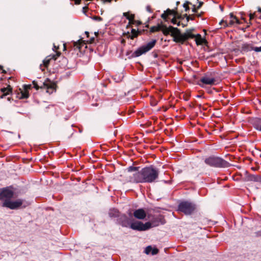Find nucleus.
<instances>
[{"label": "nucleus", "instance_id": "4468645a", "mask_svg": "<svg viewBox=\"0 0 261 261\" xmlns=\"http://www.w3.org/2000/svg\"><path fill=\"white\" fill-rule=\"evenodd\" d=\"M175 15L174 12L173 10L168 9L166 11H164L161 15V17L165 20L167 21L169 19V16Z\"/></svg>", "mask_w": 261, "mask_h": 261}, {"label": "nucleus", "instance_id": "f704fd0d", "mask_svg": "<svg viewBox=\"0 0 261 261\" xmlns=\"http://www.w3.org/2000/svg\"><path fill=\"white\" fill-rule=\"evenodd\" d=\"M59 48V45L57 46L55 44L54 45L53 49H54V50H55L56 52V54H57L58 52H59L58 51Z\"/></svg>", "mask_w": 261, "mask_h": 261}, {"label": "nucleus", "instance_id": "c85d7f7f", "mask_svg": "<svg viewBox=\"0 0 261 261\" xmlns=\"http://www.w3.org/2000/svg\"><path fill=\"white\" fill-rule=\"evenodd\" d=\"M151 251H152V247L151 246H148L145 249V252L148 254H149L150 252H151Z\"/></svg>", "mask_w": 261, "mask_h": 261}, {"label": "nucleus", "instance_id": "58836bf2", "mask_svg": "<svg viewBox=\"0 0 261 261\" xmlns=\"http://www.w3.org/2000/svg\"><path fill=\"white\" fill-rule=\"evenodd\" d=\"M256 235L259 237H261V230L256 232Z\"/></svg>", "mask_w": 261, "mask_h": 261}, {"label": "nucleus", "instance_id": "37998d69", "mask_svg": "<svg viewBox=\"0 0 261 261\" xmlns=\"http://www.w3.org/2000/svg\"><path fill=\"white\" fill-rule=\"evenodd\" d=\"M85 34H86L87 37H89V33L88 32H85Z\"/></svg>", "mask_w": 261, "mask_h": 261}, {"label": "nucleus", "instance_id": "f257e3e1", "mask_svg": "<svg viewBox=\"0 0 261 261\" xmlns=\"http://www.w3.org/2000/svg\"><path fill=\"white\" fill-rule=\"evenodd\" d=\"M159 170L153 166L142 168L129 177V181L133 183H152L158 178Z\"/></svg>", "mask_w": 261, "mask_h": 261}, {"label": "nucleus", "instance_id": "9b49d317", "mask_svg": "<svg viewBox=\"0 0 261 261\" xmlns=\"http://www.w3.org/2000/svg\"><path fill=\"white\" fill-rule=\"evenodd\" d=\"M199 82H200L201 84H199V85H200L201 87H204V85H214L215 84L216 80L214 77H212L209 76L207 75H205L204 76L202 77Z\"/></svg>", "mask_w": 261, "mask_h": 261}, {"label": "nucleus", "instance_id": "72a5a7b5", "mask_svg": "<svg viewBox=\"0 0 261 261\" xmlns=\"http://www.w3.org/2000/svg\"><path fill=\"white\" fill-rule=\"evenodd\" d=\"M253 50L256 52H260L261 51V46L260 47H253Z\"/></svg>", "mask_w": 261, "mask_h": 261}, {"label": "nucleus", "instance_id": "ddd939ff", "mask_svg": "<svg viewBox=\"0 0 261 261\" xmlns=\"http://www.w3.org/2000/svg\"><path fill=\"white\" fill-rule=\"evenodd\" d=\"M134 216L138 219H144L146 216V213L143 208L135 210L133 213Z\"/></svg>", "mask_w": 261, "mask_h": 261}, {"label": "nucleus", "instance_id": "a18cd8bd", "mask_svg": "<svg viewBox=\"0 0 261 261\" xmlns=\"http://www.w3.org/2000/svg\"><path fill=\"white\" fill-rule=\"evenodd\" d=\"M94 38H92L91 39L90 43H92V42L94 41Z\"/></svg>", "mask_w": 261, "mask_h": 261}, {"label": "nucleus", "instance_id": "a878e982", "mask_svg": "<svg viewBox=\"0 0 261 261\" xmlns=\"http://www.w3.org/2000/svg\"><path fill=\"white\" fill-rule=\"evenodd\" d=\"M118 212L116 210H111L109 212V215L111 217H116L118 216Z\"/></svg>", "mask_w": 261, "mask_h": 261}, {"label": "nucleus", "instance_id": "393cba45", "mask_svg": "<svg viewBox=\"0 0 261 261\" xmlns=\"http://www.w3.org/2000/svg\"><path fill=\"white\" fill-rule=\"evenodd\" d=\"M248 180L253 181H258L259 180V177L254 175H251L248 176Z\"/></svg>", "mask_w": 261, "mask_h": 261}, {"label": "nucleus", "instance_id": "2eb2a0df", "mask_svg": "<svg viewBox=\"0 0 261 261\" xmlns=\"http://www.w3.org/2000/svg\"><path fill=\"white\" fill-rule=\"evenodd\" d=\"M123 16L125 17L129 20V24H135L136 20H135V15L130 14L129 12H124Z\"/></svg>", "mask_w": 261, "mask_h": 261}, {"label": "nucleus", "instance_id": "ea45409f", "mask_svg": "<svg viewBox=\"0 0 261 261\" xmlns=\"http://www.w3.org/2000/svg\"><path fill=\"white\" fill-rule=\"evenodd\" d=\"M87 9H88V7H84L83 8V11H84V12L85 13Z\"/></svg>", "mask_w": 261, "mask_h": 261}, {"label": "nucleus", "instance_id": "aec40b11", "mask_svg": "<svg viewBox=\"0 0 261 261\" xmlns=\"http://www.w3.org/2000/svg\"><path fill=\"white\" fill-rule=\"evenodd\" d=\"M130 223H131L129 222V219L126 216H124L121 218L120 224L123 227H130Z\"/></svg>", "mask_w": 261, "mask_h": 261}, {"label": "nucleus", "instance_id": "c756f323", "mask_svg": "<svg viewBox=\"0 0 261 261\" xmlns=\"http://www.w3.org/2000/svg\"><path fill=\"white\" fill-rule=\"evenodd\" d=\"M186 16L187 17V22H188L190 19L194 20L195 15H187V14H186Z\"/></svg>", "mask_w": 261, "mask_h": 261}, {"label": "nucleus", "instance_id": "b1692460", "mask_svg": "<svg viewBox=\"0 0 261 261\" xmlns=\"http://www.w3.org/2000/svg\"><path fill=\"white\" fill-rule=\"evenodd\" d=\"M162 26L158 25V26H153L150 28V32L152 33L158 32L161 30Z\"/></svg>", "mask_w": 261, "mask_h": 261}, {"label": "nucleus", "instance_id": "49530a36", "mask_svg": "<svg viewBox=\"0 0 261 261\" xmlns=\"http://www.w3.org/2000/svg\"><path fill=\"white\" fill-rule=\"evenodd\" d=\"M258 11L259 12H261V8H258Z\"/></svg>", "mask_w": 261, "mask_h": 261}, {"label": "nucleus", "instance_id": "f3484780", "mask_svg": "<svg viewBox=\"0 0 261 261\" xmlns=\"http://www.w3.org/2000/svg\"><path fill=\"white\" fill-rule=\"evenodd\" d=\"M241 49L243 52H248L253 50V46L251 44L245 43L242 45Z\"/></svg>", "mask_w": 261, "mask_h": 261}, {"label": "nucleus", "instance_id": "423d86ee", "mask_svg": "<svg viewBox=\"0 0 261 261\" xmlns=\"http://www.w3.org/2000/svg\"><path fill=\"white\" fill-rule=\"evenodd\" d=\"M206 164L214 167H223L227 163V162L220 158L210 156L205 159Z\"/></svg>", "mask_w": 261, "mask_h": 261}, {"label": "nucleus", "instance_id": "20e7f679", "mask_svg": "<svg viewBox=\"0 0 261 261\" xmlns=\"http://www.w3.org/2000/svg\"><path fill=\"white\" fill-rule=\"evenodd\" d=\"M159 224V222L156 224H154L153 222H147L143 224L141 222L136 221L130 223V228L138 231H145L152 227L158 226Z\"/></svg>", "mask_w": 261, "mask_h": 261}, {"label": "nucleus", "instance_id": "f8f14e48", "mask_svg": "<svg viewBox=\"0 0 261 261\" xmlns=\"http://www.w3.org/2000/svg\"><path fill=\"white\" fill-rule=\"evenodd\" d=\"M61 55L60 52H58L57 54H56L55 55H50L48 57H47L44 60H43V65H40V68L42 71H44L45 70V68H46L48 65L49 64L50 61L51 59H54V60H56L58 57H59Z\"/></svg>", "mask_w": 261, "mask_h": 261}, {"label": "nucleus", "instance_id": "cd10ccee", "mask_svg": "<svg viewBox=\"0 0 261 261\" xmlns=\"http://www.w3.org/2000/svg\"><path fill=\"white\" fill-rule=\"evenodd\" d=\"M171 22L173 24H177L178 26L180 25V21H177V20L175 17H174L172 19Z\"/></svg>", "mask_w": 261, "mask_h": 261}, {"label": "nucleus", "instance_id": "79ce46f5", "mask_svg": "<svg viewBox=\"0 0 261 261\" xmlns=\"http://www.w3.org/2000/svg\"><path fill=\"white\" fill-rule=\"evenodd\" d=\"M63 49H64V50H66V44H65V43H63Z\"/></svg>", "mask_w": 261, "mask_h": 261}, {"label": "nucleus", "instance_id": "bb28decb", "mask_svg": "<svg viewBox=\"0 0 261 261\" xmlns=\"http://www.w3.org/2000/svg\"><path fill=\"white\" fill-rule=\"evenodd\" d=\"M139 167L130 166L128 168L127 170L129 172L137 171L138 172Z\"/></svg>", "mask_w": 261, "mask_h": 261}, {"label": "nucleus", "instance_id": "6ab92c4d", "mask_svg": "<svg viewBox=\"0 0 261 261\" xmlns=\"http://www.w3.org/2000/svg\"><path fill=\"white\" fill-rule=\"evenodd\" d=\"M1 92L3 93V95L0 97L1 98H4L5 96L9 94L12 91V88L10 86H8L6 88H1Z\"/></svg>", "mask_w": 261, "mask_h": 261}, {"label": "nucleus", "instance_id": "2f4dec72", "mask_svg": "<svg viewBox=\"0 0 261 261\" xmlns=\"http://www.w3.org/2000/svg\"><path fill=\"white\" fill-rule=\"evenodd\" d=\"M190 4L189 2H187L185 3L183 5L184 7L185 8V10L187 11L189 9V7L188 6V5Z\"/></svg>", "mask_w": 261, "mask_h": 261}, {"label": "nucleus", "instance_id": "a211bd4d", "mask_svg": "<svg viewBox=\"0 0 261 261\" xmlns=\"http://www.w3.org/2000/svg\"><path fill=\"white\" fill-rule=\"evenodd\" d=\"M252 124L256 130L261 132V118H256L254 119Z\"/></svg>", "mask_w": 261, "mask_h": 261}, {"label": "nucleus", "instance_id": "5701e85b", "mask_svg": "<svg viewBox=\"0 0 261 261\" xmlns=\"http://www.w3.org/2000/svg\"><path fill=\"white\" fill-rule=\"evenodd\" d=\"M139 32L136 31L135 29H132L131 31V35H130V38L132 39H134L138 36Z\"/></svg>", "mask_w": 261, "mask_h": 261}, {"label": "nucleus", "instance_id": "4c0bfd02", "mask_svg": "<svg viewBox=\"0 0 261 261\" xmlns=\"http://www.w3.org/2000/svg\"><path fill=\"white\" fill-rule=\"evenodd\" d=\"M202 4H203L202 2H200L199 4V5L197 7V8L199 9L202 6Z\"/></svg>", "mask_w": 261, "mask_h": 261}, {"label": "nucleus", "instance_id": "a19ab883", "mask_svg": "<svg viewBox=\"0 0 261 261\" xmlns=\"http://www.w3.org/2000/svg\"><path fill=\"white\" fill-rule=\"evenodd\" d=\"M135 24H137V25H140L141 24V22L139 21H136V22H135Z\"/></svg>", "mask_w": 261, "mask_h": 261}, {"label": "nucleus", "instance_id": "1a4fd4ad", "mask_svg": "<svg viewBox=\"0 0 261 261\" xmlns=\"http://www.w3.org/2000/svg\"><path fill=\"white\" fill-rule=\"evenodd\" d=\"M192 30H188L184 34H181L180 31H178L177 39L176 42L183 43L187 40L191 38H194L195 35L192 33Z\"/></svg>", "mask_w": 261, "mask_h": 261}, {"label": "nucleus", "instance_id": "39448f33", "mask_svg": "<svg viewBox=\"0 0 261 261\" xmlns=\"http://www.w3.org/2000/svg\"><path fill=\"white\" fill-rule=\"evenodd\" d=\"M156 43V40L154 39L147 43L146 44L141 46L133 53L132 56V57H138L147 53L154 46Z\"/></svg>", "mask_w": 261, "mask_h": 261}, {"label": "nucleus", "instance_id": "3c124183", "mask_svg": "<svg viewBox=\"0 0 261 261\" xmlns=\"http://www.w3.org/2000/svg\"><path fill=\"white\" fill-rule=\"evenodd\" d=\"M25 206H26V205H23L22 206V207H25Z\"/></svg>", "mask_w": 261, "mask_h": 261}, {"label": "nucleus", "instance_id": "7ed1b4c3", "mask_svg": "<svg viewBox=\"0 0 261 261\" xmlns=\"http://www.w3.org/2000/svg\"><path fill=\"white\" fill-rule=\"evenodd\" d=\"M33 84L34 87L36 90L40 89L45 90L46 93L49 94L53 93L56 90V83L48 79H46L43 82L34 81Z\"/></svg>", "mask_w": 261, "mask_h": 261}, {"label": "nucleus", "instance_id": "473e14b6", "mask_svg": "<svg viewBox=\"0 0 261 261\" xmlns=\"http://www.w3.org/2000/svg\"><path fill=\"white\" fill-rule=\"evenodd\" d=\"M159 252V250L156 248H154V249H152V251H151V254L152 255H155L156 254H157Z\"/></svg>", "mask_w": 261, "mask_h": 261}, {"label": "nucleus", "instance_id": "7c9ffc66", "mask_svg": "<svg viewBox=\"0 0 261 261\" xmlns=\"http://www.w3.org/2000/svg\"><path fill=\"white\" fill-rule=\"evenodd\" d=\"M256 17V14L255 13H250L249 14V19H250V21H251V20H252L253 18H254V17Z\"/></svg>", "mask_w": 261, "mask_h": 261}, {"label": "nucleus", "instance_id": "9d476101", "mask_svg": "<svg viewBox=\"0 0 261 261\" xmlns=\"http://www.w3.org/2000/svg\"><path fill=\"white\" fill-rule=\"evenodd\" d=\"M234 24H241V22L236 16L233 15L232 13H230L229 15V21H227V20H222L220 22V24L223 25L224 27L232 25Z\"/></svg>", "mask_w": 261, "mask_h": 261}, {"label": "nucleus", "instance_id": "de8ad7c7", "mask_svg": "<svg viewBox=\"0 0 261 261\" xmlns=\"http://www.w3.org/2000/svg\"><path fill=\"white\" fill-rule=\"evenodd\" d=\"M112 0H106L107 2H111Z\"/></svg>", "mask_w": 261, "mask_h": 261}, {"label": "nucleus", "instance_id": "6e6552de", "mask_svg": "<svg viewBox=\"0 0 261 261\" xmlns=\"http://www.w3.org/2000/svg\"><path fill=\"white\" fill-rule=\"evenodd\" d=\"M162 32L164 35H168L171 33V36L173 37V41L176 42L179 30L172 26L167 28L165 26L162 27Z\"/></svg>", "mask_w": 261, "mask_h": 261}, {"label": "nucleus", "instance_id": "09e8293b", "mask_svg": "<svg viewBox=\"0 0 261 261\" xmlns=\"http://www.w3.org/2000/svg\"><path fill=\"white\" fill-rule=\"evenodd\" d=\"M128 215H129V216H131V213H130V212H129V213H128Z\"/></svg>", "mask_w": 261, "mask_h": 261}, {"label": "nucleus", "instance_id": "412c9836", "mask_svg": "<svg viewBox=\"0 0 261 261\" xmlns=\"http://www.w3.org/2000/svg\"><path fill=\"white\" fill-rule=\"evenodd\" d=\"M194 38L195 39V40L196 43L197 45H202L205 41V40L204 39L202 38L201 35H200V34H197V35H195V37Z\"/></svg>", "mask_w": 261, "mask_h": 261}, {"label": "nucleus", "instance_id": "e433bc0d", "mask_svg": "<svg viewBox=\"0 0 261 261\" xmlns=\"http://www.w3.org/2000/svg\"><path fill=\"white\" fill-rule=\"evenodd\" d=\"M197 7L196 8L195 6L194 5V7L192 9V11L194 12V13H196L197 12Z\"/></svg>", "mask_w": 261, "mask_h": 261}, {"label": "nucleus", "instance_id": "0eeeda50", "mask_svg": "<svg viewBox=\"0 0 261 261\" xmlns=\"http://www.w3.org/2000/svg\"><path fill=\"white\" fill-rule=\"evenodd\" d=\"M195 210V205L193 203L189 201H182L178 206V210L186 215L191 214Z\"/></svg>", "mask_w": 261, "mask_h": 261}, {"label": "nucleus", "instance_id": "4be33fe9", "mask_svg": "<svg viewBox=\"0 0 261 261\" xmlns=\"http://www.w3.org/2000/svg\"><path fill=\"white\" fill-rule=\"evenodd\" d=\"M85 45V43L83 41L79 40L74 43V47L75 49H77L81 51L82 47Z\"/></svg>", "mask_w": 261, "mask_h": 261}, {"label": "nucleus", "instance_id": "c9c22d12", "mask_svg": "<svg viewBox=\"0 0 261 261\" xmlns=\"http://www.w3.org/2000/svg\"><path fill=\"white\" fill-rule=\"evenodd\" d=\"M146 10L150 13H151L152 12L151 8L150 6H147L146 7Z\"/></svg>", "mask_w": 261, "mask_h": 261}, {"label": "nucleus", "instance_id": "dca6fc26", "mask_svg": "<svg viewBox=\"0 0 261 261\" xmlns=\"http://www.w3.org/2000/svg\"><path fill=\"white\" fill-rule=\"evenodd\" d=\"M31 87V85H24V90L23 91H21L20 92V98L23 99V98H27L29 97V92L28 91V89H30Z\"/></svg>", "mask_w": 261, "mask_h": 261}, {"label": "nucleus", "instance_id": "8fccbe9b", "mask_svg": "<svg viewBox=\"0 0 261 261\" xmlns=\"http://www.w3.org/2000/svg\"><path fill=\"white\" fill-rule=\"evenodd\" d=\"M182 27H185V26H186V25H185V24H182Z\"/></svg>", "mask_w": 261, "mask_h": 261}, {"label": "nucleus", "instance_id": "f03ea898", "mask_svg": "<svg viewBox=\"0 0 261 261\" xmlns=\"http://www.w3.org/2000/svg\"><path fill=\"white\" fill-rule=\"evenodd\" d=\"M14 195V191L9 187L3 188L0 191V200L2 202L3 207L16 210L22 206L24 200L22 199L12 200Z\"/></svg>", "mask_w": 261, "mask_h": 261}, {"label": "nucleus", "instance_id": "c03bdc74", "mask_svg": "<svg viewBox=\"0 0 261 261\" xmlns=\"http://www.w3.org/2000/svg\"><path fill=\"white\" fill-rule=\"evenodd\" d=\"M201 14H202V13L197 14H196V16H197V17H200V16H201Z\"/></svg>", "mask_w": 261, "mask_h": 261}]
</instances>
